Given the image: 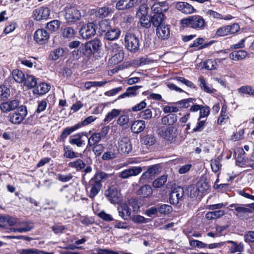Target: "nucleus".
Wrapping results in <instances>:
<instances>
[{
	"instance_id": "nucleus-34",
	"label": "nucleus",
	"mask_w": 254,
	"mask_h": 254,
	"mask_svg": "<svg viewBox=\"0 0 254 254\" xmlns=\"http://www.w3.org/2000/svg\"><path fill=\"white\" fill-rule=\"evenodd\" d=\"M122 111L121 110L114 109L109 112L103 120V122L105 124H108L113 119L118 117L121 113Z\"/></svg>"
},
{
	"instance_id": "nucleus-60",
	"label": "nucleus",
	"mask_w": 254,
	"mask_h": 254,
	"mask_svg": "<svg viewBox=\"0 0 254 254\" xmlns=\"http://www.w3.org/2000/svg\"><path fill=\"white\" fill-rule=\"evenodd\" d=\"M10 95L9 89L4 86H0V98L2 100L7 98Z\"/></svg>"
},
{
	"instance_id": "nucleus-24",
	"label": "nucleus",
	"mask_w": 254,
	"mask_h": 254,
	"mask_svg": "<svg viewBox=\"0 0 254 254\" xmlns=\"http://www.w3.org/2000/svg\"><path fill=\"white\" fill-rule=\"evenodd\" d=\"M145 127V121L143 120H136L131 126V130L134 133H139L142 131Z\"/></svg>"
},
{
	"instance_id": "nucleus-22",
	"label": "nucleus",
	"mask_w": 254,
	"mask_h": 254,
	"mask_svg": "<svg viewBox=\"0 0 254 254\" xmlns=\"http://www.w3.org/2000/svg\"><path fill=\"white\" fill-rule=\"evenodd\" d=\"M230 207L234 208L236 211L235 215L238 217H241L244 214L251 212V209L245 205L239 204H232L230 205Z\"/></svg>"
},
{
	"instance_id": "nucleus-5",
	"label": "nucleus",
	"mask_w": 254,
	"mask_h": 254,
	"mask_svg": "<svg viewBox=\"0 0 254 254\" xmlns=\"http://www.w3.org/2000/svg\"><path fill=\"white\" fill-rule=\"evenodd\" d=\"M125 45L130 52H135L139 47V40L134 34L127 33L125 37Z\"/></svg>"
},
{
	"instance_id": "nucleus-54",
	"label": "nucleus",
	"mask_w": 254,
	"mask_h": 254,
	"mask_svg": "<svg viewBox=\"0 0 254 254\" xmlns=\"http://www.w3.org/2000/svg\"><path fill=\"white\" fill-rule=\"evenodd\" d=\"M99 26V30H100L102 32L105 33V34L111 27L109 21L106 19L102 20L101 22H100Z\"/></svg>"
},
{
	"instance_id": "nucleus-37",
	"label": "nucleus",
	"mask_w": 254,
	"mask_h": 254,
	"mask_svg": "<svg viewBox=\"0 0 254 254\" xmlns=\"http://www.w3.org/2000/svg\"><path fill=\"white\" fill-rule=\"evenodd\" d=\"M64 54V51L62 48H57L50 52L49 58L51 60L56 61L60 58L63 57Z\"/></svg>"
},
{
	"instance_id": "nucleus-36",
	"label": "nucleus",
	"mask_w": 254,
	"mask_h": 254,
	"mask_svg": "<svg viewBox=\"0 0 254 254\" xmlns=\"http://www.w3.org/2000/svg\"><path fill=\"white\" fill-rule=\"evenodd\" d=\"M158 168L157 165L150 166L148 170L142 175L141 178L142 179H146L154 177L158 171Z\"/></svg>"
},
{
	"instance_id": "nucleus-28",
	"label": "nucleus",
	"mask_w": 254,
	"mask_h": 254,
	"mask_svg": "<svg viewBox=\"0 0 254 254\" xmlns=\"http://www.w3.org/2000/svg\"><path fill=\"white\" fill-rule=\"evenodd\" d=\"M50 87V85L46 83H40L34 89L33 93L37 95L44 94L49 91Z\"/></svg>"
},
{
	"instance_id": "nucleus-47",
	"label": "nucleus",
	"mask_w": 254,
	"mask_h": 254,
	"mask_svg": "<svg viewBox=\"0 0 254 254\" xmlns=\"http://www.w3.org/2000/svg\"><path fill=\"white\" fill-rule=\"evenodd\" d=\"M123 59L124 53L122 51L111 55V58L110 59L109 61L112 64H117L121 62L123 60Z\"/></svg>"
},
{
	"instance_id": "nucleus-21",
	"label": "nucleus",
	"mask_w": 254,
	"mask_h": 254,
	"mask_svg": "<svg viewBox=\"0 0 254 254\" xmlns=\"http://www.w3.org/2000/svg\"><path fill=\"white\" fill-rule=\"evenodd\" d=\"M18 225L20 227L18 228H11V231L23 233L30 231L33 228V224L31 222H22L19 223Z\"/></svg>"
},
{
	"instance_id": "nucleus-62",
	"label": "nucleus",
	"mask_w": 254,
	"mask_h": 254,
	"mask_svg": "<svg viewBox=\"0 0 254 254\" xmlns=\"http://www.w3.org/2000/svg\"><path fill=\"white\" fill-rule=\"evenodd\" d=\"M39 250L36 249H22L18 250V254H38Z\"/></svg>"
},
{
	"instance_id": "nucleus-17",
	"label": "nucleus",
	"mask_w": 254,
	"mask_h": 254,
	"mask_svg": "<svg viewBox=\"0 0 254 254\" xmlns=\"http://www.w3.org/2000/svg\"><path fill=\"white\" fill-rule=\"evenodd\" d=\"M175 7L179 11L185 14H191L195 11L194 7L190 4L185 2H177Z\"/></svg>"
},
{
	"instance_id": "nucleus-57",
	"label": "nucleus",
	"mask_w": 254,
	"mask_h": 254,
	"mask_svg": "<svg viewBox=\"0 0 254 254\" xmlns=\"http://www.w3.org/2000/svg\"><path fill=\"white\" fill-rule=\"evenodd\" d=\"M158 210L161 214H168L172 211V207L168 204H162L158 208Z\"/></svg>"
},
{
	"instance_id": "nucleus-9",
	"label": "nucleus",
	"mask_w": 254,
	"mask_h": 254,
	"mask_svg": "<svg viewBox=\"0 0 254 254\" xmlns=\"http://www.w3.org/2000/svg\"><path fill=\"white\" fill-rule=\"evenodd\" d=\"M184 191L182 188L178 187L172 190L169 195L170 203L176 205L182 200L184 196Z\"/></svg>"
},
{
	"instance_id": "nucleus-35",
	"label": "nucleus",
	"mask_w": 254,
	"mask_h": 254,
	"mask_svg": "<svg viewBox=\"0 0 254 254\" xmlns=\"http://www.w3.org/2000/svg\"><path fill=\"white\" fill-rule=\"evenodd\" d=\"M164 18V15L163 13H159L153 15L150 21L154 26L157 27L164 24L163 23Z\"/></svg>"
},
{
	"instance_id": "nucleus-10",
	"label": "nucleus",
	"mask_w": 254,
	"mask_h": 254,
	"mask_svg": "<svg viewBox=\"0 0 254 254\" xmlns=\"http://www.w3.org/2000/svg\"><path fill=\"white\" fill-rule=\"evenodd\" d=\"M145 167H141L140 166L132 167L129 169H126L119 174V177L125 179H127L130 177L136 176L141 173L143 169Z\"/></svg>"
},
{
	"instance_id": "nucleus-46",
	"label": "nucleus",
	"mask_w": 254,
	"mask_h": 254,
	"mask_svg": "<svg viewBox=\"0 0 254 254\" xmlns=\"http://www.w3.org/2000/svg\"><path fill=\"white\" fill-rule=\"evenodd\" d=\"M23 81L24 82V85L28 88H33L37 84L36 78L32 75H27Z\"/></svg>"
},
{
	"instance_id": "nucleus-20",
	"label": "nucleus",
	"mask_w": 254,
	"mask_h": 254,
	"mask_svg": "<svg viewBox=\"0 0 254 254\" xmlns=\"http://www.w3.org/2000/svg\"><path fill=\"white\" fill-rule=\"evenodd\" d=\"M92 14H95L96 17L104 18L107 17L111 12V9L108 7L104 6L97 9L91 10Z\"/></svg>"
},
{
	"instance_id": "nucleus-31",
	"label": "nucleus",
	"mask_w": 254,
	"mask_h": 254,
	"mask_svg": "<svg viewBox=\"0 0 254 254\" xmlns=\"http://www.w3.org/2000/svg\"><path fill=\"white\" fill-rule=\"evenodd\" d=\"M177 121V116L174 114H170L164 116L161 119L163 125L172 126L175 124Z\"/></svg>"
},
{
	"instance_id": "nucleus-32",
	"label": "nucleus",
	"mask_w": 254,
	"mask_h": 254,
	"mask_svg": "<svg viewBox=\"0 0 254 254\" xmlns=\"http://www.w3.org/2000/svg\"><path fill=\"white\" fill-rule=\"evenodd\" d=\"M199 85L201 89L207 93H213L215 90L209 86L206 82V80L203 77H200L198 79Z\"/></svg>"
},
{
	"instance_id": "nucleus-56",
	"label": "nucleus",
	"mask_w": 254,
	"mask_h": 254,
	"mask_svg": "<svg viewBox=\"0 0 254 254\" xmlns=\"http://www.w3.org/2000/svg\"><path fill=\"white\" fill-rule=\"evenodd\" d=\"M217 63L212 60H208L203 64V67L207 70H213L217 68Z\"/></svg>"
},
{
	"instance_id": "nucleus-39",
	"label": "nucleus",
	"mask_w": 254,
	"mask_h": 254,
	"mask_svg": "<svg viewBox=\"0 0 254 254\" xmlns=\"http://www.w3.org/2000/svg\"><path fill=\"white\" fill-rule=\"evenodd\" d=\"M101 139V134L100 133H94L88 139V144L87 147H91L95 144L98 143Z\"/></svg>"
},
{
	"instance_id": "nucleus-50",
	"label": "nucleus",
	"mask_w": 254,
	"mask_h": 254,
	"mask_svg": "<svg viewBox=\"0 0 254 254\" xmlns=\"http://www.w3.org/2000/svg\"><path fill=\"white\" fill-rule=\"evenodd\" d=\"M68 165L69 167L73 168L77 171H79L85 167V164L81 159H78L75 161L69 163Z\"/></svg>"
},
{
	"instance_id": "nucleus-16",
	"label": "nucleus",
	"mask_w": 254,
	"mask_h": 254,
	"mask_svg": "<svg viewBox=\"0 0 254 254\" xmlns=\"http://www.w3.org/2000/svg\"><path fill=\"white\" fill-rule=\"evenodd\" d=\"M19 105L18 100H13L1 103L0 109L4 113H7L17 108Z\"/></svg>"
},
{
	"instance_id": "nucleus-29",
	"label": "nucleus",
	"mask_w": 254,
	"mask_h": 254,
	"mask_svg": "<svg viewBox=\"0 0 254 254\" xmlns=\"http://www.w3.org/2000/svg\"><path fill=\"white\" fill-rule=\"evenodd\" d=\"M248 53L244 50H239L232 52L229 54V58L234 61H240L244 59L247 56Z\"/></svg>"
},
{
	"instance_id": "nucleus-53",
	"label": "nucleus",
	"mask_w": 254,
	"mask_h": 254,
	"mask_svg": "<svg viewBox=\"0 0 254 254\" xmlns=\"http://www.w3.org/2000/svg\"><path fill=\"white\" fill-rule=\"evenodd\" d=\"M195 100L193 98H188L184 99L176 102L175 104L178 105L180 107L188 108L190 106V103L193 104Z\"/></svg>"
},
{
	"instance_id": "nucleus-38",
	"label": "nucleus",
	"mask_w": 254,
	"mask_h": 254,
	"mask_svg": "<svg viewBox=\"0 0 254 254\" xmlns=\"http://www.w3.org/2000/svg\"><path fill=\"white\" fill-rule=\"evenodd\" d=\"M106 48L108 50V53L111 56L114 54L119 53L120 51H122V48L119 46L116 43H110L108 45H106Z\"/></svg>"
},
{
	"instance_id": "nucleus-64",
	"label": "nucleus",
	"mask_w": 254,
	"mask_h": 254,
	"mask_svg": "<svg viewBox=\"0 0 254 254\" xmlns=\"http://www.w3.org/2000/svg\"><path fill=\"white\" fill-rule=\"evenodd\" d=\"M158 212V208L155 206L151 207L146 210L145 214L149 217L158 216L157 215Z\"/></svg>"
},
{
	"instance_id": "nucleus-55",
	"label": "nucleus",
	"mask_w": 254,
	"mask_h": 254,
	"mask_svg": "<svg viewBox=\"0 0 254 254\" xmlns=\"http://www.w3.org/2000/svg\"><path fill=\"white\" fill-rule=\"evenodd\" d=\"M167 181V176L163 175L154 180L153 182V186L155 188L162 187Z\"/></svg>"
},
{
	"instance_id": "nucleus-61",
	"label": "nucleus",
	"mask_w": 254,
	"mask_h": 254,
	"mask_svg": "<svg viewBox=\"0 0 254 254\" xmlns=\"http://www.w3.org/2000/svg\"><path fill=\"white\" fill-rule=\"evenodd\" d=\"M139 116V117L144 120H149L152 118V113L150 109H147L140 112Z\"/></svg>"
},
{
	"instance_id": "nucleus-48",
	"label": "nucleus",
	"mask_w": 254,
	"mask_h": 254,
	"mask_svg": "<svg viewBox=\"0 0 254 254\" xmlns=\"http://www.w3.org/2000/svg\"><path fill=\"white\" fill-rule=\"evenodd\" d=\"M108 82L106 80L101 81H88L84 84V87L86 89H90L93 87H102L104 86Z\"/></svg>"
},
{
	"instance_id": "nucleus-58",
	"label": "nucleus",
	"mask_w": 254,
	"mask_h": 254,
	"mask_svg": "<svg viewBox=\"0 0 254 254\" xmlns=\"http://www.w3.org/2000/svg\"><path fill=\"white\" fill-rule=\"evenodd\" d=\"M200 192H203V190H200L199 185H197V186H192L190 187V195L191 197L198 196Z\"/></svg>"
},
{
	"instance_id": "nucleus-42",
	"label": "nucleus",
	"mask_w": 254,
	"mask_h": 254,
	"mask_svg": "<svg viewBox=\"0 0 254 254\" xmlns=\"http://www.w3.org/2000/svg\"><path fill=\"white\" fill-rule=\"evenodd\" d=\"M76 32L71 27L65 28L62 32V36L65 39H71L74 37Z\"/></svg>"
},
{
	"instance_id": "nucleus-49",
	"label": "nucleus",
	"mask_w": 254,
	"mask_h": 254,
	"mask_svg": "<svg viewBox=\"0 0 254 254\" xmlns=\"http://www.w3.org/2000/svg\"><path fill=\"white\" fill-rule=\"evenodd\" d=\"M64 156L65 158L73 159L78 157L77 153L74 152L69 146H64Z\"/></svg>"
},
{
	"instance_id": "nucleus-11",
	"label": "nucleus",
	"mask_w": 254,
	"mask_h": 254,
	"mask_svg": "<svg viewBox=\"0 0 254 254\" xmlns=\"http://www.w3.org/2000/svg\"><path fill=\"white\" fill-rule=\"evenodd\" d=\"M132 150L130 139L127 137L119 138L118 141V151L123 153L128 154Z\"/></svg>"
},
{
	"instance_id": "nucleus-12",
	"label": "nucleus",
	"mask_w": 254,
	"mask_h": 254,
	"mask_svg": "<svg viewBox=\"0 0 254 254\" xmlns=\"http://www.w3.org/2000/svg\"><path fill=\"white\" fill-rule=\"evenodd\" d=\"M105 194L112 203H118L121 200L120 192L114 187H111L106 190Z\"/></svg>"
},
{
	"instance_id": "nucleus-41",
	"label": "nucleus",
	"mask_w": 254,
	"mask_h": 254,
	"mask_svg": "<svg viewBox=\"0 0 254 254\" xmlns=\"http://www.w3.org/2000/svg\"><path fill=\"white\" fill-rule=\"evenodd\" d=\"M69 142L72 145H76L77 147H81L84 144V141L82 140V137L80 134L76 133L73 137L70 138Z\"/></svg>"
},
{
	"instance_id": "nucleus-43",
	"label": "nucleus",
	"mask_w": 254,
	"mask_h": 254,
	"mask_svg": "<svg viewBox=\"0 0 254 254\" xmlns=\"http://www.w3.org/2000/svg\"><path fill=\"white\" fill-rule=\"evenodd\" d=\"M227 243H230L232 245L230 247L229 250L231 253H234L236 252H242L244 251V245L242 243H239L238 244L236 242L232 241H228Z\"/></svg>"
},
{
	"instance_id": "nucleus-14",
	"label": "nucleus",
	"mask_w": 254,
	"mask_h": 254,
	"mask_svg": "<svg viewBox=\"0 0 254 254\" xmlns=\"http://www.w3.org/2000/svg\"><path fill=\"white\" fill-rule=\"evenodd\" d=\"M139 0H118L116 8L120 10L131 8L139 4Z\"/></svg>"
},
{
	"instance_id": "nucleus-52",
	"label": "nucleus",
	"mask_w": 254,
	"mask_h": 254,
	"mask_svg": "<svg viewBox=\"0 0 254 254\" xmlns=\"http://www.w3.org/2000/svg\"><path fill=\"white\" fill-rule=\"evenodd\" d=\"M221 159L219 157L213 159L211 160V166L214 172H217L221 167L220 163Z\"/></svg>"
},
{
	"instance_id": "nucleus-44",
	"label": "nucleus",
	"mask_w": 254,
	"mask_h": 254,
	"mask_svg": "<svg viewBox=\"0 0 254 254\" xmlns=\"http://www.w3.org/2000/svg\"><path fill=\"white\" fill-rule=\"evenodd\" d=\"M12 74L14 80L18 83L22 82L25 77L23 72L17 69H14Z\"/></svg>"
},
{
	"instance_id": "nucleus-8",
	"label": "nucleus",
	"mask_w": 254,
	"mask_h": 254,
	"mask_svg": "<svg viewBox=\"0 0 254 254\" xmlns=\"http://www.w3.org/2000/svg\"><path fill=\"white\" fill-rule=\"evenodd\" d=\"M50 12L51 11L49 8L41 6L33 10L32 17L36 21L47 20Z\"/></svg>"
},
{
	"instance_id": "nucleus-45",
	"label": "nucleus",
	"mask_w": 254,
	"mask_h": 254,
	"mask_svg": "<svg viewBox=\"0 0 254 254\" xmlns=\"http://www.w3.org/2000/svg\"><path fill=\"white\" fill-rule=\"evenodd\" d=\"M240 94H247L250 96H254V88L250 85H244L238 89Z\"/></svg>"
},
{
	"instance_id": "nucleus-40",
	"label": "nucleus",
	"mask_w": 254,
	"mask_h": 254,
	"mask_svg": "<svg viewBox=\"0 0 254 254\" xmlns=\"http://www.w3.org/2000/svg\"><path fill=\"white\" fill-rule=\"evenodd\" d=\"M61 22L58 20H53L46 24V28L50 31L53 32L57 31L61 25Z\"/></svg>"
},
{
	"instance_id": "nucleus-15",
	"label": "nucleus",
	"mask_w": 254,
	"mask_h": 254,
	"mask_svg": "<svg viewBox=\"0 0 254 254\" xmlns=\"http://www.w3.org/2000/svg\"><path fill=\"white\" fill-rule=\"evenodd\" d=\"M118 156V150H117L116 146L111 144L107 148V150L104 153L102 158L104 160L114 159Z\"/></svg>"
},
{
	"instance_id": "nucleus-30",
	"label": "nucleus",
	"mask_w": 254,
	"mask_h": 254,
	"mask_svg": "<svg viewBox=\"0 0 254 254\" xmlns=\"http://www.w3.org/2000/svg\"><path fill=\"white\" fill-rule=\"evenodd\" d=\"M119 215L124 219L126 220L131 214V211L126 204H123L118 208Z\"/></svg>"
},
{
	"instance_id": "nucleus-63",
	"label": "nucleus",
	"mask_w": 254,
	"mask_h": 254,
	"mask_svg": "<svg viewBox=\"0 0 254 254\" xmlns=\"http://www.w3.org/2000/svg\"><path fill=\"white\" fill-rule=\"evenodd\" d=\"M147 104L145 101H142L140 103L132 107L130 110L132 112H137L144 109L146 107Z\"/></svg>"
},
{
	"instance_id": "nucleus-2",
	"label": "nucleus",
	"mask_w": 254,
	"mask_h": 254,
	"mask_svg": "<svg viewBox=\"0 0 254 254\" xmlns=\"http://www.w3.org/2000/svg\"><path fill=\"white\" fill-rule=\"evenodd\" d=\"M64 18L68 25L74 24L83 16L80 10L76 7L70 4L66 5L64 8Z\"/></svg>"
},
{
	"instance_id": "nucleus-51",
	"label": "nucleus",
	"mask_w": 254,
	"mask_h": 254,
	"mask_svg": "<svg viewBox=\"0 0 254 254\" xmlns=\"http://www.w3.org/2000/svg\"><path fill=\"white\" fill-rule=\"evenodd\" d=\"M91 254H120V253L109 249L97 248L92 251Z\"/></svg>"
},
{
	"instance_id": "nucleus-13",
	"label": "nucleus",
	"mask_w": 254,
	"mask_h": 254,
	"mask_svg": "<svg viewBox=\"0 0 254 254\" xmlns=\"http://www.w3.org/2000/svg\"><path fill=\"white\" fill-rule=\"evenodd\" d=\"M49 38V34L44 29H38L34 33V39L39 44L46 43Z\"/></svg>"
},
{
	"instance_id": "nucleus-4",
	"label": "nucleus",
	"mask_w": 254,
	"mask_h": 254,
	"mask_svg": "<svg viewBox=\"0 0 254 254\" xmlns=\"http://www.w3.org/2000/svg\"><path fill=\"white\" fill-rule=\"evenodd\" d=\"M177 129L174 127H161L157 130L158 135L166 141L172 143L176 137Z\"/></svg>"
},
{
	"instance_id": "nucleus-26",
	"label": "nucleus",
	"mask_w": 254,
	"mask_h": 254,
	"mask_svg": "<svg viewBox=\"0 0 254 254\" xmlns=\"http://www.w3.org/2000/svg\"><path fill=\"white\" fill-rule=\"evenodd\" d=\"M141 87V86L138 85L129 87L127 89L126 92L123 93L118 97V99L135 96L137 95V90Z\"/></svg>"
},
{
	"instance_id": "nucleus-18",
	"label": "nucleus",
	"mask_w": 254,
	"mask_h": 254,
	"mask_svg": "<svg viewBox=\"0 0 254 254\" xmlns=\"http://www.w3.org/2000/svg\"><path fill=\"white\" fill-rule=\"evenodd\" d=\"M168 4L166 1H161L155 3L151 7V10L154 14L163 13L168 9Z\"/></svg>"
},
{
	"instance_id": "nucleus-19",
	"label": "nucleus",
	"mask_w": 254,
	"mask_h": 254,
	"mask_svg": "<svg viewBox=\"0 0 254 254\" xmlns=\"http://www.w3.org/2000/svg\"><path fill=\"white\" fill-rule=\"evenodd\" d=\"M156 35L161 39H167L170 35V29L168 25L163 24L156 27Z\"/></svg>"
},
{
	"instance_id": "nucleus-6",
	"label": "nucleus",
	"mask_w": 254,
	"mask_h": 254,
	"mask_svg": "<svg viewBox=\"0 0 254 254\" xmlns=\"http://www.w3.org/2000/svg\"><path fill=\"white\" fill-rule=\"evenodd\" d=\"M27 114V109L25 107H19L18 110L9 115V120L13 124H20L25 119Z\"/></svg>"
},
{
	"instance_id": "nucleus-27",
	"label": "nucleus",
	"mask_w": 254,
	"mask_h": 254,
	"mask_svg": "<svg viewBox=\"0 0 254 254\" xmlns=\"http://www.w3.org/2000/svg\"><path fill=\"white\" fill-rule=\"evenodd\" d=\"M121 34L120 29L116 27H111L105 34V37L109 40H114L119 38Z\"/></svg>"
},
{
	"instance_id": "nucleus-33",
	"label": "nucleus",
	"mask_w": 254,
	"mask_h": 254,
	"mask_svg": "<svg viewBox=\"0 0 254 254\" xmlns=\"http://www.w3.org/2000/svg\"><path fill=\"white\" fill-rule=\"evenodd\" d=\"M137 194L143 197H148L152 194V189L149 185H145L140 188Z\"/></svg>"
},
{
	"instance_id": "nucleus-7",
	"label": "nucleus",
	"mask_w": 254,
	"mask_h": 254,
	"mask_svg": "<svg viewBox=\"0 0 254 254\" xmlns=\"http://www.w3.org/2000/svg\"><path fill=\"white\" fill-rule=\"evenodd\" d=\"M96 32V26L93 22L86 24L81 27L79 31L81 36L83 39H89L95 35Z\"/></svg>"
},
{
	"instance_id": "nucleus-59",
	"label": "nucleus",
	"mask_w": 254,
	"mask_h": 254,
	"mask_svg": "<svg viewBox=\"0 0 254 254\" xmlns=\"http://www.w3.org/2000/svg\"><path fill=\"white\" fill-rule=\"evenodd\" d=\"M175 79L179 82H180L189 87L194 88L195 86L194 84L190 81L185 79L183 77L178 76L175 78Z\"/></svg>"
},
{
	"instance_id": "nucleus-3",
	"label": "nucleus",
	"mask_w": 254,
	"mask_h": 254,
	"mask_svg": "<svg viewBox=\"0 0 254 254\" xmlns=\"http://www.w3.org/2000/svg\"><path fill=\"white\" fill-rule=\"evenodd\" d=\"M184 27H188L197 30L203 29L205 25V21L201 16L195 15L189 16L181 20Z\"/></svg>"
},
{
	"instance_id": "nucleus-1",
	"label": "nucleus",
	"mask_w": 254,
	"mask_h": 254,
	"mask_svg": "<svg viewBox=\"0 0 254 254\" xmlns=\"http://www.w3.org/2000/svg\"><path fill=\"white\" fill-rule=\"evenodd\" d=\"M109 177L110 175L100 172L97 173L89 181L86 187V190L90 198H94L99 193L102 187V182Z\"/></svg>"
},
{
	"instance_id": "nucleus-23",
	"label": "nucleus",
	"mask_w": 254,
	"mask_h": 254,
	"mask_svg": "<svg viewBox=\"0 0 254 254\" xmlns=\"http://www.w3.org/2000/svg\"><path fill=\"white\" fill-rule=\"evenodd\" d=\"M81 127V125L80 124V123L75 125L74 126H73L70 127H67L65 128L63 132H62L60 139L61 140L64 141L66 137L70 134L71 133L74 132V131L76 130L78 128Z\"/></svg>"
},
{
	"instance_id": "nucleus-25",
	"label": "nucleus",
	"mask_w": 254,
	"mask_h": 254,
	"mask_svg": "<svg viewBox=\"0 0 254 254\" xmlns=\"http://www.w3.org/2000/svg\"><path fill=\"white\" fill-rule=\"evenodd\" d=\"M206 14L210 18H213L216 19L230 20L233 17L231 15L223 16L221 14L211 9H208L205 11Z\"/></svg>"
}]
</instances>
